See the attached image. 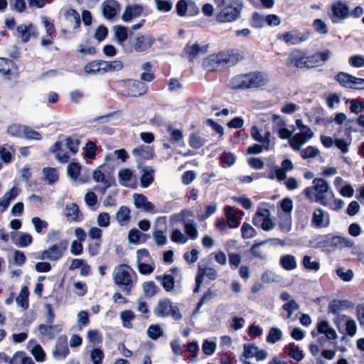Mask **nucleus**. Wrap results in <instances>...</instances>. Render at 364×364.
Listing matches in <instances>:
<instances>
[{"instance_id":"nucleus-61","label":"nucleus","mask_w":364,"mask_h":364,"mask_svg":"<svg viewBox=\"0 0 364 364\" xmlns=\"http://www.w3.org/2000/svg\"><path fill=\"white\" fill-rule=\"evenodd\" d=\"M162 286L167 291L173 289L175 287V279L171 274H164L162 278Z\"/></svg>"},{"instance_id":"nucleus-64","label":"nucleus","mask_w":364,"mask_h":364,"mask_svg":"<svg viewBox=\"0 0 364 364\" xmlns=\"http://www.w3.org/2000/svg\"><path fill=\"white\" fill-rule=\"evenodd\" d=\"M356 318L360 328L364 331V304H359L355 308Z\"/></svg>"},{"instance_id":"nucleus-30","label":"nucleus","mask_w":364,"mask_h":364,"mask_svg":"<svg viewBox=\"0 0 364 364\" xmlns=\"http://www.w3.org/2000/svg\"><path fill=\"white\" fill-rule=\"evenodd\" d=\"M185 235L188 236V240H195L198 237V231L196 223L193 220H186L183 223Z\"/></svg>"},{"instance_id":"nucleus-36","label":"nucleus","mask_w":364,"mask_h":364,"mask_svg":"<svg viewBox=\"0 0 364 364\" xmlns=\"http://www.w3.org/2000/svg\"><path fill=\"white\" fill-rule=\"evenodd\" d=\"M9 364H35L33 359L26 356L23 351H18L14 353L10 359Z\"/></svg>"},{"instance_id":"nucleus-4","label":"nucleus","mask_w":364,"mask_h":364,"mask_svg":"<svg viewBox=\"0 0 364 364\" xmlns=\"http://www.w3.org/2000/svg\"><path fill=\"white\" fill-rule=\"evenodd\" d=\"M154 314L159 318L171 316L175 320H180L182 315L178 306H173L170 299H164L158 301L154 309Z\"/></svg>"},{"instance_id":"nucleus-33","label":"nucleus","mask_w":364,"mask_h":364,"mask_svg":"<svg viewBox=\"0 0 364 364\" xmlns=\"http://www.w3.org/2000/svg\"><path fill=\"white\" fill-rule=\"evenodd\" d=\"M279 264L283 269L287 271L293 270L297 267L296 258L292 255H282L280 257Z\"/></svg>"},{"instance_id":"nucleus-41","label":"nucleus","mask_w":364,"mask_h":364,"mask_svg":"<svg viewBox=\"0 0 364 364\" xmlns=\"http://www.w3.org/2000/svg\"><path fill=\"white\" fill-rule=\"evenodd\" d=\"M103 73L119 71L122 69L123 63L120 60L104 61L102 60Z\"/></svg>"},{"instance_id":"nucleus-50","label":"nucleus","mask_w":364,"mask_h":364,"mask_svg":"<svg viewBox=\"0 0 364 364\" xmlns=\"http://www.w3.org/2000/svg\"><path fill=\"white\" fill-rule=\"evenodd\" d=\"M288 355L292 359L296 361H301L304 358L302 351L299 350L298 346H296L294 343L289 344L288 346Z\"/></svg>"},{"instance_id":"nucleus-22","label":"nucleus","mask_w":364,"mask_h":364,"mask_svg":"<svg viewBox=\"0 0 364 364\" xmlns=\"http://www.w3.org/2000/svg\"><path fill=\"white\" fill-rule=\"evenodd\" d=\"M271 240L255 243L251 247V252L255 257L264 258L267 252L271 250Z\"/></svg>"},{"instance_id":"nucleus-54","label":"nucleus","mask_w":364,"mask_h":364,"mask_svg":"<svg viewBox=\"0 0 364 364\" xmlns=\"http://www.w3.org/2000/svg\"><path fill=\"white\" fill-rule=\"evenodd\" d=\"M144 294L147 297H152L157 291V287L152 281L146 282L142 284Z\"/></svg>"},{"instance_id":"nucleus-21","label":"nucleus","mask_w":364,"mask_h":364,"mask_svg":"<svg viewBox=\"0 0 364 364\" xmlns=\"http://www.w3.org/2000/svg\"><path fill=\"white\" fill-rule=\"evenodd\" d=\"M251 136L255 141L265 144V149H269L271 136L269 131L263 132L262 129L259 130L257 126H254L251 129Z\"/></svg>"},{"instance_id":"nucleus-46","label":"nucleus","mask_w":364,"mask_h":364,"mask_svg":"<svg viewBox=\"0 0 364 364\" xmlns=\"http://www.w3.org/2000/svg\"><path fill=\"white\" fill-rule=\"evenodd\" d=\"M43 173L45 178V180L49 183L51 184L58 179V170L55 168H44L43 169Z\"/></svg>"},{"instance_id":"nucleus-59","label":"nucleus","mask_w":364,"mask_h":364,"mask_svg":"<svg viewBox=\"0 0 364 364\" xmlns=\"http://www.w3.org/2000/svg\"><path fill=\"white\" fill-rule=\"evenodd\" d=\"M319 154V150L317 147L309 146L301 151V156L302 159H306L309 158H314Z\"/></svg>"},{"instance_id":"nucleus-62","label":"nucleus","mask_w":364,"mask_h":364,"mask_svg":"<svg viewBox=\"0 0 364 364\" xmlns=\"http://www.w3.org/2000/svg\"><path fill=\"white\" fill-rule=\"evenodd\" d=\"M153 238L155 243L159 246H163L167 243V236L161 230H155L153 232Z\"/></svg>"},{"instance_id":"nucleus-7","label":"nucleus","mask_w":364,"mask_h":364,"mask_svg":"<svg viewBox=\"0 0 364 364\" xmlns=\"http://www.w3.org/2000/svg\"><path fill=\"white\" fill-rule=\"evenodd\" d=\"M320 243L323 247L333 248L351 247L354 245V242L348 237L332 235H324Z\"/></svg>"},{"instance_id":"nucleus-49","label":"nucleus","mask_w":364,"mask_h":364,"mask_svg":"<svg viewBox=\"0 0 364 364\" xmlns=\"http://www.w3.org/2000/svg\"><path fill=\"white\" fill-rule=\"evenodd\" d=\"M66 19L72 24L73 28H77L80 25V15L74 9H69L66 12Z\"/></svg>"},{"instance_id":"nucleus-37","label":"nucleus","mask_w":364,"mask_h":364,"mask_svg":"<svg viewBox=\"0 0 364 364\" xmlns=\"http://www.w3.org/2000/svg\"><path fill=\"white\" fill-rule=\"evenodd\" d=\"M116 219L119 225H127L130 219L129 209L126 206H121L117 212Z\"/></svg>"},{"instance_id":"nucleus-25","label":"nucleus","mask_w":364,"mask_h":364,"mask_svg":"<svg viewBox=\"0 0 364 364\" xmlns=\"http://www.w3.org/2000/svg\"><path fill=\"white\" fill-rule=\"evenodd\" d=\"M143 11V7L139 4L127 6L122 14V19L124 21H130L132 18L139 17Z\"/></svg>"},{"instance_id":"nucleus-58","label":"nucleus","mask_w":364,"mask_h":364,"mask_svg":"<svg viewBox=\"0 0 364 364\" xmlns=\"http://www.w3.org/2000/svg\"><path fill=\"white\" fill-rule=\"evenodd\" d=\"M158 11L168 12L172 9L173 1L171 0H154Z\"/></svg>"},{"instance_id":"nucleus-3","label":"nucleus","mask_w":364,"mask_h":364,"mask_svg":"<svg viewBox=\"0 0 364 364\" xmlns=\"http://www.w3.org/2000/svg\"><path fill=\"white\" fill-rule=\"evenodd\" d=\"M294 203L290 198H284L277 204V216L279 227L284 232H289L291 228V212Z\"/></svg>"},{"instance_id":"nucleus-12","label":"nucleus","mask_w":364,"mask_h":364,"mask_svg":"<svg viewBox=\"0 0 364 364\" xmlns=\"http://www.w3.org/2000/svg\"><path fill=\"white\" fill-rule=\"evenodd\" d=\"M311 225L316 228H327L330 225V216L328 212L316 208L312 215Z\"/></svg>"},{"instance_id":"nucleus-11","label":"nucleus","mask_w":364,"mask_h":364,"mask_svg":"<svg viewBox=\"0 0 364 364\" xmlns=\"http://www.w3.org/2000/svg\"><path fill=\"white\" fill-rule=\"evenodd\" d=\"M240 9L232 5L223 8L216 16V20L220 23L232 22L240 16Z\"/></svg>"},{"instance_id":"nucleus-19","label":"nucleus","mask_w":364,"mask_h":364,"mask_svg":"<svg viewBox=\"0 0 364 364\" xmlns=\"http://www.w3.org/2000/svg\"><path fill=\"white\" fill-rule=\"evenodd\" d=\"M81 166L77 162H71L68 165L67 173L68 176L74 181H79L80 183H85L89 179V174L80 176Z\"/></svg>"},{"instance_id":"nucleus-39","label":"nucleus","mask_w":364,"mask_h":364,"mask_svg":"<svg viewBox=\"0 0 364 364\" xmlns=\"http://www.w3.org/2000/svg\"><path fill=\"white\" fill-rule=\"evenodd\" d=\"M28 295L29 292L28 288L26 287H23L21 289L18 296L16 299L17 305L23 309H26L28 307Z\"/></svg>"},{"instance_id":"nucleus-23","label":"nucleus","mask_w":364,"mask_h":364,"mask_svg":"<svg viewBox=\"0 0 364 364\" xmlns=\"http://www.w3.org/2000/svg\"><path fill=\"white\" fill-rule=\"evenodd\" d=\"M120 7L118 2L115 0H106L102 4V12L105 17L111 19L119 12Z\"/></svg>"},{"instance_id":"nucleus-32","label":"nucleus","mask_w":364,"mask_h":364,"mask_svg":"<svg viewBox=\"0 0 364 364\" xmlns=\"http://www.w3.org/2000/svg\"><path fill=\"white\" fill-rule=\"evenodd\" d=\"M354 77L355 76L347 73L340 72L336 75L335 79L341 84V86L346 88L352 89L353 86Z\"/></svg>"},{"instance_id":"nucleus-38","label":"nucleus","mask_w":364,"mask_h":364,"mask_svg":"<svg viewBox=\"0 0 364 364\" xmlns=\"http://www.w3.org/2000/svg\"><path fill=\"white\" fill-rule=\"evenodd\" d=\"M102 60H93L86 64L85 72L87 74H103Z\"/></svg>"},{"instance_id":"nucleus-18","label":"nucleus","mask_w":364,"mask_h":364,"mask_svg":"<svg viewBox=\"0 0 364 364\" xmlns=\"http://www.w3.org/2000/svg\"><path fill=\"white\" fill-rule=\"evenodd\" d=\"M119 183L130 188H134L136 186V179L133 175V172L129 168H124L118 172Z\"/></svg>"},{"instance_id":"nucleus-47","label":"nucleus","mask_w":364,"mask_h":364,"mask_svg":"<svg viewBox=\"0 0 364 364\" xmlns=\"http://www.w3.org/2000/svg\"><path fill=\"white\" fill-rule=\"evenodd\" d=\"M188 142H189V145L192 148L198 149L204 146V144L206 142V140L205 138L202 137L201 136L198 135V134L192 133L190 135Z\"/></svg>"},{"instance_id":"nucleus-35","label":"nucleus","mask_w":364,"mask_h":364,"mask_svg":"<svg viewBox=\"0 0 364 364\" xmlns=\"http://www.w3.org/2000/svg\"><path fill=\"white\" fill-rule=\"evenodd\" d=\"M197 275L200 277L203 280L205 276L211 280H215L218 277V273L217 270L213 267H203L200 264H199Z\"/></svg>"},{"instance_id":"nucleus-29","label":"nucleus","mask_w":364,"mask_h":364,"mask_svg":"<svg viewBox=\"0 0 364 364\" xmlns=\"http://www.w3.org/2000/svg\"><path fill=\"white\" fill-rule=\"evenodd\" d=\"M86 350L90 355V358L92 364L102 363V360L105 358V354L100 348L91 347L90 346H87Z\"/></svg>"},{"instance_id":"nucleus-53","label":"nucleus","mask_w":364,"mask_h":364,"mask_svg":"<svg viewBox=\"0 0 364 364\" xmlns=\"http://www.w3.org/2000/svg\"><path fill=\"white\" fill-rule=\"evenodd\" d=\"M282 308L287 312L285 318L288 319L291 318L293 313L299 309V305L296 303L294 299H291L289 301L285 303Z\"/></svg>"},{"instance_id":"nucleus-20","label":"nucleus","mask_w":364,"mask_h":364,"mask_svg":"<svg viewBox=\"0 0 364 364\" xmlns=\"http://www.w3.org/2000/svg\"><path fill=\"white\" fill-rule=\"evenodd\" d=\"M16 36L20 38L23 43H26L29 41L31 35L36 33V28L30 22L25 24H21L16 28Z\"/></svg>"},{"instance_id":"nucleus-43","label":"nucleus","mask_w":364,"mask_h":364,"mask_svg":"<svg viewBox=\"0 0 364 364\" xmlns=\"http://www.w3.org/2000/svg\"><path fill=\"white\" fill-rule=\"evenodd\" d=\"M313 188L318 194H323L328 192L329 186L326 180L321 178H316L313 180Z\"/></svg>"},{"instance_id":"nucleus-6","label":"nucleus","mask_w":364,"mask_h":364,"mask_svg":"<svg viewBox=\"0 0 364 364\" xmlns=\"http://www.w3.org/2000/svg\"><path fill=\"white\" fill-rule=\"evenodd\" d=\"M136 264L139 272L141 274L149 275L155 269V264L146 249H141L136 252Z\"/></svg>"},{"instance_id":"nucleus-16","label":"nucleus","mask_w":364,"mask_h":364,"mask_svg":"<svg viewBox=\"0 0 364 364\" xmlns=\"http://www.w3.org/2000/svg\"><path fill=\"white\" fill-rule=\"evenodd\" d=\"M127 95L130 97H139L144 95L147 90L146 85L139 80L127 82Z\"/></svg>"},{"instance_id":"nucleus-5","label":"nucleus","mask_w":364,"mask_h":364,"mask_svg":"<svg viewBox=\"0 0 364 364\" xmlns=\"http://www.w3.org/2000/svg\"><path fill=\"white\" fill-rule=\"evenodd\" d=\"M235 63L233 57L224 52L210 55L204 59L203 66L208 71L216 70L220 65H230Z\"/></svg>"},{"instance_id":"nucleus-10","label":"nucleus","mask_w":364,"mask_h":364,"mask_svg":"<svg viewBox=\"0 0 364 364\" xmlns=\"http://www.w3.org/2000/svg\"><path fill=\"white\" fill-rule=\"evenodd\" d=\"M309 37V31H305L300 33L297 31L287 32L283 34H278L277 38L284 41L287 44L296 45L306 41Z\"/></svg>"},{"instance_id":"nucleus-1","label":"nucleus","mask_w":364,"mask_h":364,"mask_svg":"<svg viewBox=\"0 0 364 364\" xmlns=\"http://www.w3.org/2000/svg\"><path fill=\"white\" fill-rule=\"evenodd\" d=\"M114 284L120 287L123 291L129 294L137 281V276L131 267L127 264H119L114 267L113 272Z\"/></svg>"},{"instance_id":"nucleus-34","label":"nucleus","mask_w":364,"mask_h":364,"mask_svg":"<svg viewBox=\"0 0 364 364\" xmlns=\"http://www.w3.org/2000/svg\"><path fill=\"white\" fill-rule=\"evenodd\" d=\"M92 178L95 182H101L103 183V187L99 189L102 193H104L106 189L111 186L110 181L105 178V173L100 170V168H98L93 171Z\"/></svg>"},{"instance_id":"nucleus-40","label":"nucleus","mask_w":364,"mask_h":364,"mask_svg":"<svg viewBox=\"0 0 364 364\" xmlns=\"http://www.w3.org/2000/svg\"><path fill=\"white\" fill-rule=\"evenodd\" d=\"M225 211L230 228H237L240 223L236 217V210L230 206H227L225 208Z\"/></svg>"},{"instance_id":"nucleus-51","label":"nucleus","mask_w":364,"mask_h":364,"mask_svg":"<svg viewBox=\"0 0 364 364\" xmlns=\"http://www.w3.org/2000/svg\"><path fill=\"white\" fill-rule=\"evenodd\" d=\"M146 334L150 338L156 340L163 335V329L159 324H152L147 328Z\"/></svg>"},{"instance_id":"nucleus-55","label":"nucleus","mask_w":364,"mask_h":364,"mask_svg":"<svg viewBox=\"0 0 364 364\" xmlns=\"http://www.w3.org/2000/svg\"><path fill=\"white\" fill-rule=\"evenodd\" d=\"M115 37L119 44H122L127 38V29L122 26L114 27Z\"/></svg>"},{"instance_id":"nucleus-28","label":"nucleus","mask_w":364,"mask_h":364,"mask_svg":"<svg viewBox=\"0 0 364 364\" xmlns=\"http://www.w3.org/2000/svg\"><path fill=\"white\" fill-rule=\"evenodd\" d=\"M32 236L27 232H20L16 237L12 236L13 243L20 247H25L30 245L32 242Z\"/></svg>"},{"instance_id":"nucleus-42","label":"nucleus","mask_w":364,"mask_h":364,"mask_svg":"<svg viewBox=\"0 0 364 364\" xmlns=\"http://www.w3.org/2000/svg\"><path fill=\"white\" fill-rule=\"evenodd\" d=\"M26 131V126L19 124H13L7 128V133L15 137H23Z\"/></svg>"},{"instance_id":"nucleus-44","label":"nucleus","mask_w":364,"mask_h":364,"mask_svg":"<svg viewBox=\"0 0 364 364\" xmlns=\"http://www.w3.org/2000/svg\"><path fill=\"white\" fill-rule=\"evenodd\" d=\"M306 141L307 140L303 136L302 134L296 133L289 139V143L294 151H299L301 145Z\"/></svg>"},{"instance_id":"nucleus-17","label":"nucleus","mask_w":364,"mask_h":364,"mask_svg":"<svg viewBox=\"0 0 364 364\" xmlns=\"http://www.w3.org/2000/svg\"><path fill=\"white\" fill-rule=\"evenodd\" d=\"M306 53L301 50L294 49L288 57V64L297 68H306Z\"/></svg>"},{"instance_id":"nucleus-45","label":"nucleus","mask_w":364,"mask_h":364,"mask_svg":"<svg viewBox=\"0 0 364 364\" xmlns=\"http://www.w3.org/2000/svg\"><path fill=\"white\" fill-rule=\"evenodd\" d=\"M38 330L41 335L52 338L60 331V328L58 326L41 324L39 326Z\"/></svg>"},{"instance_id":"nucleus-27","label":"nucleus","mask_w":364,"mask_h":364,"mask_svg":"<svg viewBox=\"0 0 364 364\" xmlns=\"http://www.w3.org/2000/svg\"><path fill=\"white\" fill-rule=\"evenodd\" d=\"M65 215L69 220L80 221L82 215L80 213L78 206L75 203H70L65 206Z\"/></svg>"},{"instance_id":"nucleus-24","label":"nucleus","mask_w":364,"mask_h":364,"mask_svg":"<svg viewBox=\"0 0 364 364\" xmlns=\"http://www.w3.org/2000/svg\"><path fill=\"white\" fill-rule=\"evenodd\" d=\"M273 23V15L264 16L258 12L253 13L252 16L251 24L255 28H262L266 24L272 26Z\"/></svg>"},{"instance_id":"nucleus-26","label":"nucleus","mask_w":364,"mask_h":364,"mask_svg":"<svg viewBox=\"0 0 364 364\" xmlns=\"http://www.w3.org/2000/svg\"><path fill=\"white\" fill-rule=\"evenodd\" d=\"M207 50V45L200 46L197 43L193 45H188L186 48V54L190 60H193L196 57L205 53Z\"/></svg>"},{"instance_id":"nucleus-60","label":"nucleus","mask_w":364,"mask_h":364,"mask_svg":"<svg viewBox=\"0 0 364 364\" xmlns=\"http://www.w3.org/2000/svg\"><path fill=\"white\" fill-rule=\"evenodd\" d=\"M31 353L33 355V357L35 358V360L37 362L44 361L45 358H46V353L40 345H38V344L35 345L32 348Z\"/></svg>"},{"instance_id":"nucleus-63","label":"nucleus","mask_w":364,"mask_h":364,"mask_svg":"<svg viewBox=\"0 0 364 364\" xmlns=\"http://www.w3.org/2000/svg\"><path fill=\"white\" fill-rule=\"evenodd\" d=\"M349 64L353 68L364 67V57L361 55H353L348 59Z\"/></svg>"},{"instance_id":"nucleus-14","label":"nucleus","mask_w":364,"mask_h":364,"mask_svg":"<svg viewBox=\"0 0 364 364\" xmlns=\"http://www.w3.org/2000/svg\"><path fill=\"white\" fill-rule=\"evenodd\" d=\"M134 206L136 208L141 209L144 212L151 213L152 214L158 213V210L155 208L154 205L149 201L146 196L142 194L134 193L133 195Z\"/></svg>"},{"instance_id":"nucleus-13","label":"nucleus","mask_w":364,"mask_h":364,"mask_svg":"<svg viewBox=\"0 0 364 364\" xmlns=\"http://www.w3.org/2000/svg\"><path fill=\"white\" fill-rule=\"evenodd\" d=\"M155 40L151 35H138L133 40V48L136 52H144L150 48Z\"/></svg>"},{"instance_id":"nucleus-31","label":"nucleus","mask_w":364,"mask_h":364,"mask_svg":"<svg viewBox=\"0 0 364 364\" xmlns=\"http://www.w3.org/2000/svg\"><path fill=\"white\" fill-rule=\"evenodd\" d=\"M18 188L13 187L4 194L3 198L0 200V208H1L2 211H4L7 208L10 201L14 200L18 196Z\"/></svg>"},{"instance_id":"nucleus-9","label":"nucleus","mask_w":364,"mask_h":364,"mask_svg":"<svg viewBox=\"0 0 364 364\" xmlns=\"http://www.w3.org/2000/svg\"><path fill=\"white\" fill-rule=\"evenodd\" d=\"M332 21L334 23H338L350 16L349 6L347 4L339 0L331 5Z\"/></svg>"},{"instance_id":"nucleus-56","label":"nucleus","mask_w":364,"mask_h":364,"mask_svg":"<svg viewBox=\"0 0 364 364\" xmlns=\"http://www.w3.org/2000/svg\"><path fill=\"white\" fill-rule=\"evenodd\" d=\"M311 257L309 255H305L303 257L302 264L305 269L311 271H318L320 269V264L317 261H311Z\"/></svg>"},{"instance_id":"nucleus-15","label":"nucleus","mask_w":364,"mask_h":364,"mask_svg":"<svg viewBox=\"0 0 364 364\" xmlns=\"http://www.w3.org/2000/svg\"><path fill=\"white\" fill-rule=\"evenodd\" d=\"M65 249L66 245L64 243L55 244L42 252V259L58 260L63 256Z\"/></svg>"},{"instance_id":"nucleus-2","label":"nucleus","mask_w":364,"mask_h":364,"mask_svg":"<svg viewBox=\"0 0 364 364\" xmlns=\"http://www.w3.org/2000/svg\"><path fill=\"white\" fill-rule=\"evenodd\" d=\"M267 82V76L259 72H254L234 77L230 82L232 89H248L261 87Z\"/></svg>"},{"instance_id":"nucleus-8","label":"nucleus","mask_w":364,"mask_h":364,"mask_svg":"<svg viewBox=\"0 0 364 364\" xmlns=\"http://www.w3.org/2000/svg\"><path fill=\"white\" fill-rule=\"evenodd\" d=\"M270 215L269 210L264 205H259L253 218L254 224L261 227L264 230H270L273 227Z\"/></svg>"},{"instance_id":"nucleus-57","label":"nucleus","mask_w":364,"mask_h":364,"mask_svg":"<svg viewBox=\"0 0 364 364\" xmlns=\"http://www.w3.org/2000/svg\"><path fill=\"white\" fill-rule=\"evenodd\" d=\"M134 312L129 310L122 311L120 314V318L122 321L123 326L130 328L132 326L131 321L134 318Z\"/></svg>"},{"instance_id":"nucleus-48","label":"nucleus","mask_w":364,"mask_h":364,"mask_svg":"<svg viewBox=\"0 0 364 364\" xmlns=\"http://www.w3.org/2000/svg\"><path fill=\"white\" fill-rule=\"evenodd\" d=\"M171 240L178 244H186L188 241V237L181 230L173 229L171 233Z\"/></svg>"},{"instance_id":"nucleus-52","label":"nucleus","mask_w":364,"mask_h":364,"mask_svg":"<svg viewBox=\"0 0 364 364\" xmlns=\"http://www.w3.org/2000/svg\"><path fill=\"white\" fill-rule=\"evenodd\" d=\"M132 154L135 156H139L142 159H147L151 158L153 151L149 146H141L139 148L134 149Z\"/></svg>"}]
</instances>
